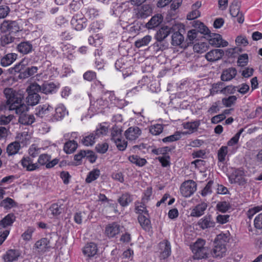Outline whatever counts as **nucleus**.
<instances>
[{
  "mask_svg": "<svg viewBox=\"0 0 262 262\" xmlns=\"http://www.w3.org/2000/svg\"><path fill=\"white\" fill-rule=\"evenodd\" d=\"M100 175V171L98 169H94L89 172L85 179L87 183H91L97 179Z\"/></svg>",
  "mask_w": 262,
  "mask_h": 262,
  "instance_id": "44",
  "label": "nucleus"
},
{
  "mask_svg": "<svg viewBox=\"0 0 262 262\" xmlns=\"http://www.w3.org/2000/svg\"><path fill=\"white\" fill-rule=\"evenodd\" d=\"M163 130V126L161 124H156L151 125L149 128L150 133L153 135H160Z\"/></svg>",
  "mask_w": 262,
  "mask_h": 262,
  "instance_id": "54",
  "label": "nucleus"
},
{
  "mask_svg": "<svg viewBox=\"0 0 262 262\" xmlns=\"http://www.w3.org/2000/svg\"><path fill=\"white\" fill-rule=\"evenodd\" d=\"M187 41H185L182 34H172L171 36V43L173 46H179L185 49L188 47Z\"/></svg>",
  "mask_w": 262,
  "mask_h": 262,
  "instance_id": "16",
  "label": "nucleus"
},
{
  "mask_svg": "<svg viewBox=\"0 0 262 262\" xmlns=\"http://www.w3.org/2000/svg\"><path fill=\"white\" fill-rule=\"evenodd\" d=\"M27 111L20 113H16L19 115L18 121L24 125H31L35 121V117L33 115L26 114Z\"/></svg>",
  "mask_w": 262,
  "mask_h": 262,
  "instance_id": "24",
  "label": "nucleus"
},
{
  "mask_svg": "<svg viewBox=\"0 0 262 262\" xmlns=\"http://www.w3.org/2000/svg\"><path fill=\"white\" fill-rule=\"evenodd\" d=\"M72 27L76 31H80L86 26V18L82 14H77L72 18L71 21Z\"/></svg>",
  "mask_w": 262,
  "mask_h": 262,
  "instance_id": "10",
  "label": "nucleus"
},
{
  "mask_svg": "<svg viewBox=\"0 0 262 262\" xmlns=\"http://www.w3.org/2000/svg\"><path fill=\"white\" fill-rule=\"evenodd\" d=\"M159 258L160 259L167 258L171 253V245L169 241L164 239L159 244Z\"/></svg>",
  "mask_w": 262,
  "mask_h": 262,
  "instance_id": "9",
  "label": "nucleus"
},
{
  "mask_svg": "<svg viewBox=\"0 0 262 262\" xmlns=\"http://www.w3.org/2000/svg\"><path fill=\"white\" fill-rule=\"evenodd\" d=\"M17 206V203L14 200L10 198H6L0 203V206L3 207L5 210H8L14 207Z\"/></svg>",
  "mask_w": 262,
  "mask_h": 262,
  "instance_id": "39",
  "label": "nucleus"
},
{
  "mask_svg": "<svg viewBox=\"0 0 262 262\" xmlns=\"http://www.w3.org/2000/svg\"><path fill=\"white\" fill-rule=\"evenodd\" d=\"M192 25L198 30V33H211L208 28L203 23L199 20H194Z\"/></svg>",
  "mask_w": 262,
  "mask_h": 262,
  "instance_id": "41",
  "label": "nucleus"
},
{
  "mask_svg": "<svg viewBox=\"0 0 262 262\" xmlns=\"http://www.w3.org/2000/svg\"><path fill=\"white\" fill-rule=\"evenodd\" d=\"M53 108L49 104H45L38 105L35 108V115L40 118H43L49 115Z\"/></svg>",
  "mask_w": 262,
  "mask_h": 262,
  "instance_id": "18",
  "label": "nucleus"
},
{
  "mask_svg": "<svg viewBox=\"0 0 262 262\" xmlns=\"http://www.w3.org/2000/svg\"><path fill=\"white\" fill-rule=\"evenodd\" d=\"M15 39V38L12 36L11 34H5L1 37V45L2 46H5L14 42Z\"/></svg>",
  "mask_w": 262,
  "mask_h": 262,
  "instance_id": "55",
  "label": "nucleus"
},
{
  "mask_svg": "<svg viewBox=\"0 0 262 262\" xmlns=\"http://www.w3.org/2000/svg\"><path fill=\"white\" fill-rule=\"evenodd\" d=\"M230 208V205L229 203L224 201L220 202L216 205V208L217 210L222 212H226Z\"/></svg>",
  "mask_w": 262,
  "mask_h": 262,
  "instance_id": "60",
  "label": "nucleus"
},
{
  "mask_svg": "<svg viewBox=\"0 0 262 262\" xmlns=\"http://www.w3.org/2000/svg\"><path fill=\"white\" fill-rule=\"evenodd\" d=\"M121 230V226L116 222L107 225L105 228V233L109 237L112 238L118 234Z\"/></svg>",
  "mask_w": 262,
  "mask_h": 262,
  "instance_id": "13",
  "label": "nucleus"
},
{
  "mask_svg": "<svg viewBox=\"0 0 262 262\" xmlns=\"http://www.w3.org/2000/svg\"><path fill=\"white\" fill-rule=\"evenodd\" d=\"M103 37L100 34H93L89 38V42L90 45L94 46H100L103 42Z\"/></svg>",
  "mask_w": 262,
  "mask_h": 262,
  "instance_id": "43",
  "label": "nucleus"
},
{
  "mask_svg": "<svg viewBox=\"0 0 262 262\" xmlns=\"http://www.w3.org/2000/svg\"><path fill=\"white\" fill-rule=\"evenodd\" d=\"M206 242L202 238H198L190 246L194 259H206L208 257L209 249L206 246Z\"/></svg>",
  "mask_w": 262,
  "mask_h": 262,
  "instance_id": "2",
  "label": "nucleus"
},
{
  "mask_svg": "<svg viewBox=\"0 0 262 262\" xmlns=\"http://www.w3.org/2000/svg\"><path fill=\"white\" fill-rule=\"evenodd\" d=\"M138 220L140 225L144 230L149 231L150 230L151 228V224L148 213L147 215H139Z\"/></svg>",
  "mask_w": 262,
  "mask_h": 262,
  "instance_id": "29",
  "label": "nucleus"
},
{
  "mask_svg": "<svg viewBox=\"0 0 262 262\" xmlns=\"http://www.w3.org/2000/svg\"><path fill=\"white\" fill-rule=\"evenodd\" d=\"M196 187L197 185L194 181L191 180L185 181L181 185L180 192L183 196L188 198L194 193Z\"/></svg>",
  "mask_w": 262,
  "mask_h": 262,
  "instance_id": "6",
  "label": "nucleus"
},
{
  "mask_svg": "<svg viewBox=\"0 0 262 262\" xmlns=\"http://www.w3.org/2000/svg\"><path fill=\"white\" fill-rule=\"evenodd\" d=\"M62 205L58 203L53 204L47 210V214L50 218L59 215L63 211Z\"/></svg>",
  "mask_w": 262,
  "mask_h": 262,
  "instance_id": "20",
  "label": "nucleus"
},
{
  "mask_svg": "<svg viewBox=\"0 0 262 262\" xmlns=\"http://www.w3.org/2000/svg\"><path fill=\"white\" fill-rule=\"evenodd\" d=\"M59 88V83L54 82H45L42 85V93L47 94H52L56 93Z\"/></svg>",
  "mask_w": 262,
  "mask_h": 262,
  "instance_id": "19",
  "label": "nucleus"
},
{
  "mask_svg": "<svg viewBox=\"0 0 262 262\" xmlns=\"http://www.w3.org/2000/svg\"><path fill=\"white\" fill-rule=\"evenodd\" d=\"M17 54L15 53H9L2 58L1 64L3 67H7L12 64L16 59Z\"/></svg>",
  "mask_w": 262,
  "mask_h": 262,
  "instance_id": "35",
  "label": "nucleus"
},
{
  "mask_svg": "<svg viewBox=\"0 0 262 262\" xmlns=\"http://www.w3.org/2000/svg\"><path fill=\"white\" fill-rule=\"evenodd\" d=\"M227 237L225 234L217 235L214 242V246L211 254L214 258H221L225 256L227 251L226 247Z\"/></svg>",
  "mask_w": 262,
  "mask_h": 262,
  "instance_id": "3",
  "label": "nucleus"
},
{
  "mask_svg": "<svg viewBox=\"0 0 262 262\" xmlns=\"http://www.w3.org/2000/svg\"><path fill=\"white\" fill-rule=\"evenodd\" d=\"M133 195L128 192L122 193L120 196L117 201L119 204L123 207H127L133 201Z\"/></svg>",
  "mask_w": 262,
  "mask_h": 262,
  "instance_id": "26",
  "label": "nucleus"
},
{
  "mask_svg": "<svg viewBox=\"0 0 262 262\" xmlns=\"http://www.w3.org/2000/svg\"><path fill=\"white\" fill-rule=\"evenodd\" d=\"M20 146L18 142H14L9 144L7 147V152L8 156L16 154L20 149Z\"/></svg>",
  "mask_w": 262,
  "mask_h": 262,
  "instance_id": "42",
  "label": "nucleus"
},
{
  "mask_svg": "<svg viewBox=\"0 0 262 262\" xmlns=\"http://www.w3.org/2000/svg\"><path fill=\"white\" fill-rule=\"evenodd\" d=\"M32 45L28 41L21 42L17 45V49L23 54H27L32 51Z\"/></svg>",
  "mask_w": 262,
  "mask_h": 262,
  "instance_id": "33",
  "label": "nucleus"
},
{
  "mask_svg": "<svg viewBox=\"0 0 262 262\" xmlns=\"http://www.w3.org/2000/svg\"><path fill=\"white\" fill-rule=\"evenodd\" d=\"M237 97L235 96H230L228 98H224L222 99V103L226 107H231L236 102Z\"/></svg>",
  "mask_w": 262,
  "mask_h": 262,
  "instance_id": "56",
  "label": "nucleus"
},
{
  "mask_svg": "<svg viewBox=\"0 0 262 262\" xmlns=\"http://www.w3.org/2000/svg\"><path fill=\"white\" fill-rule=\"evenodd\" d=\"M141 133V130L138 126H131L125 132L124 135L127 140L133 141L138 139Z\"/></svg>",
  "mask_w": 262,
  "mask_h": 262,
  "instance_id": "15",
  "label": "nucleus"
},
{
  "mask_svg": "<svg viewBox=\"0 0 262 262\" xmlns=\"http://www.w3.org/2000/svg\"><path fill=\"white\" fill-rule=\"evenodd\" d=\"M151 37L147 35L141 39H139L136 40L135 42V46L138 48H141L143 46H145L148 45L149 42L151 41Z\"/></svg>",
  "mask_w": 262,
  "mask_h": 262,
  "instance_id": "49",
  "label": "nucleus"
},
{
  "mask_svg": "<svg viewBox=\"0 0 262 262\" xmlns=\"http://www.w3.org/2000/svg\"><path fill=\"white\" fill-rule=\"evenodd\" d=\"M224 55V52L222 49H214L208 52L205 57L209 61H215L222 58Z\"/></svg>",
  "mask_w": 262,
  "mask_h": 262,
  "instance_id": "17",
  "label": "nucleus"
},
{
  "mask_svg": "<svg viewBox=\"0 0 262 262\" xmlns=\"http://www.w3.org/2000/svg\"><path fill=\"white\" fill-rule=\"evenodd\" d=\"M181 138V134L179 132H176L173 135L167 136L162 139L164 143L172 142L179 140Z\"/></svg>",
  "mask_w": 262,
  "mask_h": 262,
  "instance_id": "59",
  "label": "nucleus"
},
{
  "mask_svg": "<svg viewBox=\"0 0 262 262\" xmlns=\"http://www.w3.org/2000/svg\"><path fill=\"white\" fill-rule=\"evenodd\" d=\"M38 68L35 66H32L25 69L23 72L19 74L18 77L20 79L28 78L37 73Z\"/></svg>",
  "mask_w": 262,
  "mask_h": 262,
  "instance_id": "37",
  "label": "nucleus"
},
{
  "mask_svg": "<svg viewBox=\"0 0 262 262\" xmlns=\"http://www.w3.org/2000/svg\"><path fill=\"white\" fill-rule=\"evenodd\" d=\"M206 35L205 38H207L208 42L212 46L216 47H225L228 45V42L222 38V37L220 34H204Z\"/></svg>",
  "mask_w": 262,
  "mask_h": 262,
  "instance_id": "8",
  "label": "nucleus"
},
{
  "mask_svg": "<svg viewBox=\"0 0 262 262\" xmlns=\"http://www.w3.org/2000/svg\"><path fill=\"white\" fill-rule=\"evenodd\" d=\"M237 71L235 68H229L223 71L221 78L223 81H230L235 77Z\"/></svg>",
  "mask_w": 262,
  "mask_h": 262,
  "instance_id": "25",
  "label": "nucleus"
},
{
  "mask_svg": "<svg viewBox=\"0 0 262 262\" xmlns=\"http://www.w3.org/2000/svg\"><path fill=\"white\" fill-rule=\"evenodd\" d=\"M146 203L141 201H137L135 202V211L139 215H147L148 211L146 208Z\"/></svg>",
  "mask_w": 262,
  "mask_h": 262,
  "instance_id": "34",
  "label": "nucleus"
},
{
  "mask_svg": "<svg viewBox=\"0 0 262 262\" xmlns=\"http://www.w3.org/2000/svg\"><path fill=\"white\" fill-rule=\"evenodd\" d=\"M97 110L103 108L108 105V102L107 100L100 98L98 99L93 104Z\"/></svg>",
  "mask_w": 262,
  "mask_h": 262,
  "instance_id": "53",
  "label": "nucleus"
},
{
  "mask_svg": "<svg viewBox=\"0 0 262 262\" xmlns=\"http://www.w3.org/2000/svg\"><path fill=\"white\" fill-rule=\"evenodd\" d=\"M169 34H156V39L157 40V46L159 47V48L163 50L167 49L168 47V42L166 40V38Z\"/></svg>",
  "mask_w": 262,
  "mask_h": 262,
  "instance_id": "23",
  "label": "nucleus"
},
{
  "mask_svg": "<svg viewBox=\"0 0 262 262\" xmlns=\"http://www.w3.org/2000/svg\"><path fill=\"white\" fill-rule=\"evenodd\" d=\"M152 12V9L150 5H144L139 9L137 17L138 18H145L149 16Z\"/></svg>",
  "mask_w": 262,
  "mask_h": 262,
  "instance_id": "32",
  "label": "nucleus"
},
{
  "mask_svg": "<svg viewBox=\"0 0 262 262\" xmlns=\"http://www.w3.org/2000/svg\"><path fill=\"white\" fill-rule=\"evenodd\" d=\"M15 220V216L12 213H9L0 221V228L6 229L8 227L11 226Z\"/></svg>",
  "mask_w": 262,
  "mask_h": 262,
  "instance_id": "30",
  "label": "nucleus"
},
{
  "mask_svg": "<svg viewBox=\"0 0 262 262\" xmlns=\"http://www.w3.org/2000/svg\"><path fill=\"white\" fill-rule=\"evenodd\" d=\"M78 146L77 143L74 140H69L64 143L63 150L67 154H72L75 151Z\"/></svg>",
  "mask_w": 262,
  "mask_h": 262,
  "instance_id": "40",
  "label": "nucleus"
},
{
  "mask_svg": "<svg viewBox=\"0 0 262 262\" xmlns=\"http://www.w3.org/2000/svg\"><path fill=\"white\" fill-rule=\"evenodd\" d=\"M224 84L222 82H219L212 85L210 90V95H213L215 94L220 93V90L224 88Z\"/></svg>",
  "mask_w": 262,
  "mask_h": 262,
  "instance_id": "62",
  "label": "nucleus"
},
{
  "mask_svg": "<svg viewBox=\"0 0 262 262\" xmlns=\"http://www.w3.org/2000/svg\"><path fill=\"white\" fill-rule=\"evenodd\" d=\"M209 48L207 42H200L195 44L193 46V50L195 52L198 53H203L206 52Z\"/></svg>",
  "mask_w": 262,
  "mask_h": 262,
  "instance_id": "50",
  "label": "nucleus"
},
{
  "mask_svg": "<svg viewBox=\"0 0 262 262\" xmlns=\"http://www.w3.org/2000/svg\"><path fill=\"white\" fill-rule=\"evenodd\" d=\"M128 160L132 163L137 166L142 167L147 163L146 160L144 158H141L137 155L130 156L128 157Z\"/></svg>",
  "mask_w": 262,
  "mask_h": 262,
  "instance_id": "45",
  "label": "nucleus"
},
{
  "mask_svg": "<svg viewBox=\"0 0 262 262\" xmlns=\"http://www.w3.org/2000/svg\"><path fill=\"white\" fill-rule=\"evenodd\" d=\"M35 247L39 252L44 253L49 251L52 248L50 240L47 238H42L35 244Z\"/></svg>",
  "mask_w": 262,
  "mask_h": 262,
  "instance_id": "14",
  "label": "nucleus"
},
{
  "mask_svg": "<svg viewBox=\"0 0 262 262\" xmlns=\"http://www.w3.org/2000/svg\"><path fill=\"white\" fill-rule=\"evenodd\" d=\"M237 86H233L232 85H228L220 90V93L227 95L229 94H233L236 91Z\"/></svg>",
  "mask_w": 262,
  "mask_h": 262,
  "instance_id": "61",
  "label": "nucleus"
},
{
  "mask_svg": "<svg viewBox=\"0 0 262 262\" xmlns=\"http://www.w3.org/2000/svg\"><path fill=\"white\" fill-rule=\"evenodd\" d=\"M28 93H37L39 92L42 93V85H39L36 83L31 84L27 89Z\"/></svg>",
  "mask_w": 262,
  "mask_h": 262,
  "instance_id": "58",
  "label": "nucleus"
},
{
  "mask_svg": "<svg viewBox=\"0 0 262 262\" xmlns=\"http://www.w3.org/2000/svg\"><path fill=\"white\" fill-rule=\"evenodd\" d=\"M245 173L244 170L241 169L234 170L228 176L229 182L231 184H237L239 185H245L247 181L245 178Z\"/></svg>",
  "mask_w": 262,
  "mask_h": 262,
  "instance_id": "7",
  "label": "nucleus"
},
{
  "mask_svg": "<svg viewBox=\"0 0 262 262\" xmlns=\"http://www.w3.org/2000/svg\"><path fill=\"white\" fill-rule=\"evenodd\" d=\"M20 256V253L17 250L10 249L8 250L4 258L6 261L12 262L17 260Z\"/></svg>",
  "mask_w": 262,
  "mask_h": 262,
  "instance_id": "36",
  "label": "nucleus"
},
{
  "mask_svg": "<svg viewBox=\"0 0 262 262\" xmlns=\"http://www.w3.org/2000/svg\"><path fill=\"white\" fill-rule=\"evenodd\" d=\"M21 164L27 171H33L39 168L37 163H33V160L29 157H24L21 160Z\"/></svg>",
  "mask_w": 262,
  "mask_h": 262,
  "instance_id": "22",
  "label": "nucleus"
},
{
  "mask_svg": "<svg viewBox=\"0 0 262 262\" xmlns=\"http://www.w3.org/2000/svg\"><path fill=\"white\" fill-rule=\"evenodd\" d=\"M185 32V26L181 23L176 24L170 30H166L165 33H183Z\"/></svg>",
  "mask_w": 262,
  "mask_h": 262,
  "instance_id": "51",
  "label": "nucleus"
},
{
  "mask_svg": "<svg viewBox=\"0 0 262 262\" xmlns=\"http://www.w3.org/2000/svg\"><path fill=\"white\" fill-rule=\"evenodd\" d=\"M197 225L202 230L214 228L215 223L210 214H207L200 219L198 222Z\"/></svg>",
  "mask_w": 262,
  "mask_h": 262,
  "instance_id": "12",
  "label": "nucleus"
},
{
  "mask_svg": "<svg viewBox=\"0 0 262 262\" xmlns=\"http://www.w3.org/2000/svg\"><path fill=\"white\" fill-rule=\"evenodd\" d=\"M1 30L2 33H17L19 27L15 21L5 20L1 24Z\"/></svg>",
  "mask_w": 262,
  "mask_h": 262,
  "instance_id": "11",
  "label": "nucleus"
},
{
  "mask_svg": "<svg viewBox=\"0 0 262 262\" xmlns=\"http://www.w3.org/2000/svg\"><path fill=\"white\" fill-rule=\"evenodd\" d=\"M207 205L205 203H202L195 206L191 210L190 216L199 217L204 214L207 209Z\"/></svg>",
  "mask_w": 262,
  "mask_h": 262,
  "instance_id": "27",
  "label": "nucleus"
},
{
  "mask_svg": "<svg viewBox=\"0 0 262 262\" xmlns=\"http://www.w3.org/2000/svg\"><path fill=\"white\" fill-rule=\"evenodd\" d=\"M6 98L5 108L15 111V113L27 111L28 106L23 102V96L12 88H6L4 91Z\"/></svg>",
  "mask_w": 262,
  "mask_h": 262,
  "instance_id": "1",
  "label": "nucleus"
},
{
  "mask_svg": "<svg viewBox=\"0 0 262 262\" xmlns=\"http://www.w3.org/2000/svg\"><path fill=\"white\" fill-rule=\"evenodd\" d=\"M111 140L114 142L122 138V130L117 126L113 127L111 131Z\"/></svg>",
  "mask_w": 262,
  "mask_h": 262,
  "instance_id": "47",
  "label": "nucleus"
},
{
  "mask_svg": "<svg viewBox=\"0 0 262 262\" xmlns=\"http://www.w3.org/2000/svg\"><path fill=\"white\" fill-rule=\"evenodd\" d=\"M213 184V181H209L206 186L203 188L202 190L201 194L203 196H205L209 194H211L212 193V187Z\"/></svg>",
  "mask_w": 262,
  "mask_h": 262,
  "instance_id": "63",
  "label": "nucleus"
},
{
  "mask_svg": "<svg viewBox=\"0 0 262 262\" xmlns=\"http://www.w3.org/2000/svg\"><path fill=\"white\" fill-rule=\"evenodd\" d=\"M107 131V127L100 124L95 131L82 139V143L85 146L93 145L95 143L96 139L101 136L106 135Z\"/></svg>",
  "mask_w": 262,
  "mask_h": 262,
  "instance_id": "4",
  "label": "nucleus"
},
{
  "mask_svg": "<svg viewBox=\"0 0 262 262\" xmlns=\"http://www.w3.org/2000/svg\"><path fill=\"white\" fill-rule=\"evenodd\" d=\"M40 98V96L38 93H28L27 97V104L29 105H35L39 102Z\"/></svg>",
  "mask_w": 262,
  "mask_h": 262,
  "instance_id": "46",
  "label": "nucleus"
},
{
  "mask_svg": "<svg viewBox=\"0 0 262 262\" xmlns=\"http://www.w3.org/2000/svg\"><path fill=\"white\" fill-rule=\"evenodd\" d=\"M55 113L53 116V119L56 121L62 120L66 115L68 114L66 107L63 104H59L55 108Z\"/></svg>",
  "mask_w": 262,
  "mask_h": 262,
  "instance_id": "31",
  "label": "nucleus"
},
{
  "mask_svg": "<svg viewBox=\"0 0 262 262\" xmlns=\"http://www.w3.org/2000/svg\"><path fill=\"white\" fill-rule=\"evenodd\" d=\"M261 210H262V206H258L253 207L248 210L247 212V215L248 217L251 220L256 213Z\"/></svg>",
  "mask_w": 262,
  "mask_h": 262,
  "instance_id": "64",
  "label": "nucleus"
},
{
  "mask_svg": "<svg viewBox=\"0 0 262 262\" xmlns=\"http://www.w3.org/2000/svg\"><path fill=\"white\" fill-rule=\"evenodd\" d=\"M25 70V64L24 63V61H21L18 64H16L13 68L10 69V72L12 74L15 73H21L23 72Z\"/></svg>",
  "mask_w": 262,
  "mask_h": 262,
  "instance_id": "57",
  "label": "nucleus"
},
{
  "mask_svg": "<svg viewBox=\"0 0 262 262\" xmlns=\"http://www.w3.org/2000/svg\"><path fill=\"white\" fill-rule=\"evenodd\" d=\"M97 251V245L94 243H90L83 247L82 252L85 256L90 258L95 256Z\"/></svg>",
  "mask_w": 262,
  "mask_h": 262,
  "instance_id": "21",
  "label": "nucleus"
},
{
  "mask_svg": "<svg viewBox=\"0 0 262 262\" xmlns=\"http://www.w3.org/2000/svg\"><path fill=\"white\" fill-rule=\"evenodd\" d=\"M163 17L161 14H157L153 16L149 21L146 24V27L150 29L159 26L163 21Z\"/></svg>",
  "mask_w": 262,
  "mask_h": 262,
  "instance_id": "28",
  "label": "nucleus"
},
{
  "mask_svg": "<svg viewBox=\"0 0 262 262\" xmlns=\"http://www.w3.org/2000/svg\"><path fill=\"white\" fill-rule=\"evenodd\" d=\"M115 67L117 70L122 72L124 78L131 75L133 71L131 62L128 61L126 58L118 59L115 62Z\"/></svg>",
  "mask_w": 262,
  "mask_h": 262,
  "instance_id": "5",
  "label": "nucleus"
},
{
  "mask_svg": "<svg viewBox=\"0 0 262 262\" xmlns=\"http://www.w3.org/2000/svg\"><path fill=\"white\" fill-rule=\"evenodd\" d=\"M228 154V147L226 146H222L217 152L218 160L221 162H224L226 159V156Z\"/></svg>",
  "mask_w": 262,
  "mask_h": 262,
  "instance_id": "52",
  "label": "nucleus"
},
{
  "mask_svg": "<svg viewBox=\"0 0 262 262\" xmlns=\"http://www.w3.org/2000/svg\"><path fill=\"white\" fill-rule=\"evenodd\" d=\"M200 125V120H195L192 122H187L183 124L184 128L188 129L190 133H193L197 131L198 128Z\"/></svg>",
  "mask_w": 262,
  "mask_h": 262,
  "instance_id": "38",
  "label": "nucleus"
},
{
  "mask_svg": "<svg viewBox=\"0 0 262 262\" xmlns=\"http://www.w3.org/2000/svg\"><path fill=\"white\" fill-rule=\"evenodd\" d=\"M240 3L237 1H234L230 7V13L232 17L238 16L241 13L239 11Z\"/></svg>",
  "mask_w": 262,
  "mask_h": 262,
  "instance_id": "48",
  "label": "nucleus"
}]
</instances>
